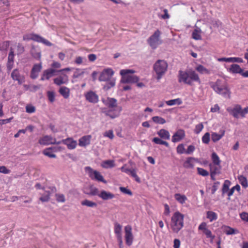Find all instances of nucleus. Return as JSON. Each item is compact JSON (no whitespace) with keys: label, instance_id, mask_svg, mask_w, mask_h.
I'll return each instance as SVG.
<instances>
[{"label":"nucleus","instance_id":"1","mask_svg":"<svg viewBox=\"0 0 248 248\" xmlns=\"http://www.w3.org/2000/svg\"><path fill=\"white\" fill-rule=\"evenodd\" d=\"M102 101L109 108L105 111L106 115L112 119L117 117L122 110L121 107H118L117 100L113 98H102Z\"/></svg>","mask_w":248,"mask_h":248},{"label":"nucleus","instance_id":"2","mask_svg":"<svg viewBox=\"0 0 248 248\" xmlns=\"http://www.w3.org/2000/svg\"><path fill=\"white\" fill-rule=\"evenodd\" d=\"M178 81L185 84L192 85L193 81L198 83L201 82L200 78L198 75L195 71L191 70L188 72L180 70L178 75Z\"/></svg>","mask_w":248,"mask_h":248},{"label":"nucleus","instance_id":"3","mask_svg":"<svg viewBox=\"0 0 248 248\" xmlns=\"http://www.w3.org/2000/svg\"><path fill=\"white\" fill-rule=\"evenodd\" d=\"M184 216L179 211L175 212L171 217L170 228L174 233H178L184 227Z\"/></svg>","mask_w":248,"mask_h":248},{"label":"nucleus","instance_id":"4","mask_svg":"<svg viewBox=\"0 0 248 248\" xmlns=\"http://www.w3.org/2000/svg\"><path fill=\"white\" fill-rule=\"evenodd\" d=\"M135 71L131 69H122L120 71L122 76L121 82L123 83H134L139 80V78L136 76L131 75Z\"/></svg>","mask_w":248,"mask_h":248},{"label":"nucleus","instance_id":"5","mask_svg":"<svg viewBox=\"0 0 248 248\" xmlns=\"http://www.w3.org/2000/svg\"><path fill=\"white\" fill-rule=\"evenodd\" d=\"M168 67L167 62L163 60H157L154 65V70L157 77L156 79L159 80L166 73Z\"/></svg>","mask_w":248,"mask_h":248},{"label":"nucleus","instance_id":"6","mask_svg":"<svg viewBox=\"0 0 248 248\" xmlns=\"http://www.w3.org/2000/svg\"><path fill=\"white\" fill-rule=\"evenodd\" d=\"M226 110L230 115L236 119L239 118V116L245 118L246 115L248 113V107L243 109L239 104L234 105L233 108L228 107Z\"/></svg>","mask_w":248,"mask_h":248},{"label":"nucleus","instance_id":"7","mask_svg":"<svg viewBox=\"0 0 248 248\" xmlns=\"http://www.w3.org/2000/svg\"><path fill=\"white\" fill-rule=\"evenodd\" d=\"M211 87L218 94L230 98L231 92L226 84H222L221 81L217 79L211 85Z\"/></svg>","mask_w":248,"mask_h":248},{"label":"nucleus","instance_id":"8","mask_svg":"<svg viewBox=\"0 0 248 248\" xmlns=\"http://www.w3.org/2000/svg\"><path fill=\"white\" fill-rule=\"evenodd\" d=\"M161 34V31L159 30H157L147 40L148 44L152 49H156L159 45L162 44V41L160 39Z\"/></svg>","mask_w":248,"mask_h":248},{"label":"nucleus","instance_id":"9","mask_svg":"<svg viewBox=\"0 0 248 248\" xmlns=\"http://www.w3.org/2000/svg\"><path fill=\"white\" fill-rule=\"evenodd\" d=\"M23 40L24 41L32 40L38 43H41L47 46H51L52 45V43L48 40L38 34L33 33L25 34L23 36Z\"/></svg>","mask_w":248,"mask_h":248},{"label":"nucleus","instance_id":"10","mask_svg":"<svg viewBox=\"0 0 248 248\" xmlns=\"http://www.w3.org/2000/svg\"><path fill=\"white\" fill-rule=\"evenodd\" d=\"M85 170L88 173L89 177L92 180H95L98 182H102L104 184L107 183V181L104 179L103 176L99 171L93 170L90 167H85Z\"/></svg>","mask_w":248,"mask_h":248},{"label":"nucleus","instance_id":"11","mask_svg":"<svg viewBox=\"0 0 248 248\" xmlns=\"http://www.w3.org/2000/svg\"><path fill=\"white\" fill-rule=\"evenodd\" d=\"M227 71L232 74H239L244 77L248 78V70L244 72L243 69L237 64H232L230 68L227 69Z\"/></svg>","mask_w":248,"mask_h":248},{"label":"nucleus","instance_id":"12","mask_svg":"<svg viewBox=\"0 0 248 248\" xmlns=\"http://www.w3.org/2000/svg\"><path fill=\"white\" fill-rule=\"evenodd\" d=\"M198 230L202 231L203 233L206 235L207 238H209L211 242H213L215 236L213 235L211 231L207 228L206 222H203L200 224L198 227Z\"/></svg>","mask_w":248,"mask_h":248},{"label":"nucleus","instance_id":"13","mask_svg":"<svg viewBox=\"0 0 248 248\" xmlns=\"http://www.w3.org/2000/svg\"><path fill=\"white\" fill-rule=\"evenodd\" d=\"M125 240L127 245L130 246L132 244L133 235L132 233V227L130 225H127L124 227Z\"/></svg>","mask_w":248,"mask_h":248},{"label":"nucleus","instance_id":"14","mask_svg":"<svg viewBox=\"0 0 248 248\" xmlns=\"http://www.w3.org/2000/svg\"><path fill=\"white\" fill-rule=\"evenodd\" d=\"M11 77L14 81H17L18 84H22L25 82V77L20 74L17 69H14L11 73Z\"/></svg>","mask_w":248,"mask_h":248},{"label":"nucleus","instance_id":"15","mask_svg":"<svg viewBox=\"0 0 248 248\" xmlns=\"http://www.w3.org/2000/svg\"><path fill=\"white\" fill-rule=\"evenodd\" d=\"M114 74V71L111 68L105 69L101 73L99 80L100 81H106L108 80Z\"/></svg>","mask_w":248,"mask_h":248},{"label":"nucleus","instance_id":"16","mask_svg":"<svg viewBox=\"0 0 248 248\" xmlns=\"http://www.w3.org/2000/svg\"><path fill=\"white\" fill-rule=\"evenodd\" d=\"M85 97L87 101L92 103L95 104L99 101L98 95L92 91L85 93Z\"/></svg>","mask_w":248,"mask_h":248},{"label":"nucleus","instance_id":"17","mask_svg":"<svg viewBox=\"0 0 248 248\" xmlns=\"http://www.w3.org/2000/svg\"><path fill=\"white\" fill-rule=\"evenodd\" d=\"M185 136V131L183 129H178L172 136L171 141L174 143L179 142L183 140Z\"/></svg>","mask_w":248,"mask_h":248},{"label":"nucleus","instance_id":"18","mask_svg":"<svg viewBox=\"0 0 248 248\" xmlns=\"http://www.w3.org/2000/svg\"><path fill=\"white\" fill-rule=\"evenodd\" d=\"M58 71L53 69L50 68L47 70H45L43 72V74L41 77V80H44L45 79H49L51 77L53 76H55L57 75V72Z\"/></svg>","mask_w":248,"mask_h":248},{"label":"nucleus","instance_id":"19","mask_svg":"<svg viewBox=\"0 0 248 248\" xmlns=\"http://www.w3.org/2000/svg\"><path fill=\"white\" fill-rule=\"evenodd\" d=\"M42 66V64H35L31 70V78L32 79H35L38 77L39 73L41 71Z\"/></svg>","mask_w":248,"mask_h":248},{"label":"nucleus","instance_id":"20","mask_svg":"<svg viewBox=\"0 0 248 248\" xmlns=\"http://www.w3.org/2000/svg\"><path fill=\"white\" fill-rule=\"evenodd\" d=\"M91 139V135L84 136L79 139L78 145L81 147H86L90 144Z\"/></svg>","mask_w":248,"mask_h":248},{"label":"nucleus","instance_id":"21","mask_svg":"<svg viewBox=\"0 0 248 248\" xmlns=\"http://www.w3.org/2000/svg\"><path fill=\"white\" fill-rule=\"evenodd\" d=\"M39 143L41 145H48L54 144L56 143L55 140L48 136H46L41 138L39 140Z\"/></svg>","mask_w":248,"mask_h":248},{"label":"nucleus","instance_id":"22","mask_svg":"<svg viewBox=\"0 0 248 248\" xmlns=\"http://www.w3.org/2000/svg\"><path fill=\"white\" fill-rule=\"evenodd\" d=\"M14 52L13 48L10 49V52L8 55V62L7 63V67L8 70H11L14 65Z\"/></svg>","mask_w":248,"mask_h":248},{"label":"nucleus","instance_id":"23","mask_svg":"<svg viewBox=\"0 0 248 248\" xmlns=\"http://www.w3.org/2000/svg\"><path fill=\"white\" fill-rule=\"evenodd\" d=\"M114 197L115 195L113 193L104 190L100 191L99 195V197L104 201L112 199Z\"/></svg>","mask_w":248,"mask_h":248},{"label":"nucleus","instance_id":"24","mask_svg":"<svg viewBox=\"0 0 248 248\" xmlns=\"http://www.w3.org/2000/svg\"><path fill=\"white\" fill-rule=\"evenodd\" d=\"M63 143L65 144L69 149H75L77 145V141L71 138L63 140Z\"/></svg>","mask_w":248,"mask_h":248},{"label":"nucleus","instance_id":"25","mask_svg":"<svg viewBox=\"0 0 248 248\" xmlns=\"http://www.w3.org/2000/svg\"><path fill=\"white\" fill-rule=\"evenodd\" d=\"M225 130H221L219 131V133L217 134L216 132H213L211 134V139L212 141L216 142L220 140L225 134Z\"/></svg>","mask_w":248,"mask_h":248},{"label":"nucleus","instance_id":"26","mask_svg":"<svg viewBox=\"0 0 248 248\" xmlns=\"http://www.w3.org/2000/svg\"><path fill=\"white\" fill-rule=\"evenodd\" d=\"M74 68H66L63 69V84L66 83L68 81V78L71 76V73Z\"/></svg>","mask_w":248,"mask_h":248},{"label":"nucleus","instance_id":"27","mask_svg":"<svg viewBox=\"0 0 248 248\" xmlns=\"http://www.w3.org/2000/svg\"><path fill=\"white\" fill-rule=\"evenodd\" d=\"M157 134L162 139L168 140L170 139V134L166 129H161L157 132Z\"/></svg>","mask_w":248,"mask_h":248},{"label":"nucleus","instance_id":"28","mask_svg":"<svg viewBox=\"0 0 248 248\" xmlns=\"http://www.w3.org/2000/svg\"><path fill=\"white\" fill-rule=\"evenodd\" d=\"M202 30L200 28L196 27L192 33V37L193 39L196 40H200L202 39Z\"/></svg>","mask_w":248,"mask_h":248},{"label":"nucleus","instance_id":"29","mask_svg":"<svg viewBox=\"0 0 248 248\" xmlns=\"http://www.w3.org/2000/svg\"><path fill=\"white\" fill-rule=\"evenodd\" d=\"M101 166L105 169L112 168L115 166L114 161L113 160H105L102 162Z\"/></svg>","mask_w":248,"mask_h":248},{"label":"nucleus","instance_id":"30","mask_svg":"<svg viewBox=\"0 0 248 248\" xmlns=\"http://www.w3.org/2000/svg\"><path fill=\"white\" fill-rule=\"evenodd\" d=\"M174 198L175 200L181 204H183L187 200V197L185 195L179 193L175 194Z\"/></svg>","mask_w":248,"mask_h":248},{"label":"nucleus","instance_id":"31","mask_svg":"<svg viewBox=\"0 0 248 248\" xmlns=\"http://www.w3.org/2000/svg\"><path fill=\"white\" fill-rule=\"evenodd\" d=\"M194 158L189 157L184 163L183 166L186 168H192L194 167Z\"/></svg>","mask_w":248,"mask_h":248},{"label":"nucleus","instance_id":"32","mask_svg":"<svg viewBox=\"0 0 248 248\" xmlns=\"http://www.w3.org/2000/svg\"><path fill=\"white\" fill-rule=\"evenodd\" d=\"M210 172L216 174H219L221 170V165H217L215 164H210L209 165Z\"/></svg>","mask_w":248,"mask_h":248},{"label":"nucleus","instance_id":"33","mask_svg":"<svg viewBox=\"0 0 248 248\" xmlns=\"http://www.w3.org/2000/svg\"><path fill=\"white\" fill-rule=\"evenodd\" d=\"M168 106H173L175 105H180L182 104L183 102L181 98H178L174 99H172L165 102Z\"/></svg>","mask_w":248,"mask_h":248},{"label":"nucleus","instance_id":"34","mask_svg":"<svg viewBox=\"0 0 248 248\" xmlns=\"http://www.w3.org/2000/svg\"><path fill=\"white\" fill-rule=\"evenodd\" d=\"M122 226L117 222L114 224V231L117 237L122 236Z\"/></svg>","mask_w":248,"mask_h":248},{"label":"nucleus","instance_id":"35","mask_svg":"<svg viewBox=\"0 0 248 248\" xmlns=\"http://www.w3.org/2000/svg\"><path fill=\"white\" fill-rule=\"evenodd\" d=\"M206 217L209 219L210 222H212L217 219V215L213 211H209L206 213Z\"/></svg>","mask_w":248,"mask_h":248},{"label":"nucleus","instance_id":"36","mask_svg":"<svg viewBox=\"0 0 248 248\" xmlns=\"http://www.w3.org/2000/svg\"><path fill=\"white\" fill-rule=\"evenodd\" d=\"M238 180L240 184L244 188H246L248 186V180L245 176H243V175H239L238 176Z\"/></svg>","mask_w":248,"mask_h":248},{"label":"nucleus","instance_id":"37","mask_svg":"<svg viewBox=\"0 0 248 248\" xmlns=\"http://www.w3.org/2000/svg\"><path fill=\"white\" fill-rule=\"evenodd\" d=\"M211 159L212 160V164L219 165H220L221 161L219 156L215 152H213L211 155Z\"/></svg>","mask_w":248,"mask_h":248},{"label":"nucleus","instance_id":"38","mask_svg":"<svg viewBox=\"0 0 248 248\" xmlns=\"http://www.w3.org/2000/svg\"><path fill=\"white\" fill-rule=\"evenodd\" d=\"M81 204L83 206H86L89 207H95L97 206V203L95 202L85 200L81 202Z\"/></svg>","mask_w":248,"mask_h":248},{"label":"nucleus","instance_id":"39","mask_svg":"<svg viewBox=\"0 0 248 248\" xmlns=\"http://www.w3.org/2000/svg\"><path fill=\"white\" fill-rule=\"evenodd\" d=\"M42 196L40 198V200L42 202H46L49 201L50 199V192L49 191H45L44 193L42 194Z\"/></svg>","mask_w":248,"mask_h":248},{"label":"nucleus","instance_id":"40","mask_svg":"<svg viewBox=\"0 0 248 248\" xmlns=\"http://www.w3.org/2000/svg\"><path fill=\"white\" fill-rule=\"evenodd\" d=\"M196 70L199 72L201 74H209L210 71L209 70H208L207 68L204 67L202 65H199L198 66L196 67Z\"/></svg>","mask_w":248,"mask_h":248},{"label":"nucleus","instance_id":"41","mask_svg":"<svg viewBox=\"0 0 248 248\" xmlns=\"http://www.w3.org/2000/svg\"><path fill=\"white\" fill-rule=\"evenodd\" d=\"M31 54L33 58L38 60L40 59L41 57L40 51L36 50L34 47L31 49Z\"/></svg>","mask_w":248,"mask_h":248},{"label":"nucleus","instance_id":"42","mask_svg":"<svg viewBox=\"0 0 248 248\" xmlns=\"http://www.w3.org/2000/svg\"><path fill=\"white\" fill-rule=\"evenodd\" d=\"M152 141L157 144L164 145L166 147H169V143L165 141H164L159 138L155 137L152 140Z\"/></svg>","mask_w":248,"mask_h":248},{"label":"nucleus","instance_id":"43","mask_svg":"<svg viewBox=\"0 0 248 248\" xmlns=\"http://www.w3.org/2000/svg\"><path fill=\"white\" fill-rule=\"evenodd\" d=\"M152 119L153 121L156 124H164L166 122L164 118L159 116H154L152 117Z\"/></svg>","mask_w":248,"mask_h":248},{"label":"nucleus","instance_id":"44","mask_svg":"<svg viewBox=\"0 0 248 248\" xmlns=\"http://www.w3.org/2000/svg\"><path fill=\"white\" fill-rule=\"evenodd\" d=\"M43 154L49 157H55L56 155L53 154V152L51 148H47L44 150L43 152Z\"/></svg>","mask_w":248,"mask_h":248},{"label":"nucleus","instance_id":"45","mask_svg":"<svg viewBox=\"0 0 248 248\" xmlns=\"http://www.w3.org/2000/svg\"><path fill=\"white\" fill-rule=\"evenodd\" d=\"M89 195H92V196H98L99 197V195L100 194V192L99 191V190L98 188L95 187H90V192L89 193H88Z\"/></svg>","mask_w":248,"mask_h":248},{"label":"nucleus","instance_id":"46","mask_svg":"<svg viewBox=\"0 0 248 248\" xmlns=\"http://www.w3.org/2000/svg\"><path fill=\"white\" fill-rule=\"evenodd\" d=\"M230 182L228 180H225L222 189V193L224 194L227 192L229 190Z\"/></svg>","mask_w":248,"mask_h":248},{"label":"nucleus","instance_id":"47","mask_svg":"<svg viewBox=\"0 0 248 248\" xmlns=\"http://www.w3.org/2000/svg\"><path fill=\"white\" fill-rule=\"evenodd\" d=\"M10 45V42L8 41L3 42L0 43V50H5L8 49Z\"/></svg>","mask_w":248,"mask_h":248},{"label":"nucleus","instance_id":"48","mask_svg":"<svg viewBox=\"0 0 248 248\" xmlns=\"http://www.w3.org/2000/svg\"><path fill=\"white\" fill-rule=\"evenodd\" d=\"M235 230L229 226H225L224 228V232L227 235L234 234Z\"/></svg>","mask_w":248,"mask_h":248},{"label":"nucleus","instance_id":"49","mask_svg":"<svg viewBox=\"0 0 248 248\" xmlns=\"http://www.w3.org/2000/svg\"><path fill=\"white\" fill-rule=\"evenodd\" d=\"M115 84V81L114 80H109L108 81L104 87V89L108 90L110 88L114 86Z\"/></svg>","mask_w":248,"mask_h":248},{"label":"nucleus","instance_id":"50","mask_svg":"<svg viewBox=\"0 0 248 248\" xmlns=\"http://www.w3.org/2000/svg\"><path fill=\"white\" fill-rule=\"evenodd\" d=\"M128 174L130 175L132 177L134 178L135 180L137 182H140V178L137 175L136 171L135 169H131V170L130 171L129 173Z\"/></svg>","mask_w":248,"mask_h":248},{"label":"nucleus","instance_id":"51","mask_svg":"<svg viewBox=\"0 0 248 248\" xmlns=\"http://www.w3.org/2000/svg\"><path fill=\"white\" fill-rule=\"evenodd\" d=\"M47 95L49 101L52 103L55 101V93L53 91H48L47 92Z\"/></svg>","mask_w":248,"mask_h":248},{"label":"nucleus","instance_id":"52","mask_svg":"<svg viewBox=\"0 0 248 248\" xmlns=\"http://www.w3.org/2000/svg\"><path fill=\"white\" fill-rule=\"evenodd\" d=\"M198 173L202 176H206L209 175V172L201 168H197Z\"/></svg>","mask_w":248,"mask_h":248},{"label":"nucleus","instance_id":"53","mask_svg":"<svg viewBox=\"0 0 248 248\" xmlns=\"http://www.w3.org/2000/svg\"><path fill=\"white\" fill-rule=\"evenodd\" d=\"M177 153L179 154H186V150L183 144H180L178 145L176 148Z\"/></svg>","mask_w":248,"mask_h":248},{"label":"nucleus","instance_id":"54","mask_svg":"<svg viewBox=\"0 0 248 248\" xmlns=\"http://www.w3.org/2000/svg\"><path fill=\"white\" fill-rule=\"evenodd\" d=\"M103 136L105 137H108L111 140H112L114 138V134L112 130H109L108 131H106L104 133Z\"/></svg>","mask_w":248,"mask_h":248},{"label":"nucleus","instance_id":"55","mask_svg":"<svg viewBox=\"0 0 248 248\" xmlns=\"http://www.w3.org/2000/svg\"><path fill=\"white\" fill-rule=\"evenodd\" d=\"M210 134L206 132L202 137V141L205 144H208L210 141Z\"/></svg>","mask_w":248,"mask_h":248},{"label":"nucleus","instance_id":"56","mask_svg":"<svg viewBox=\"0 0 248 248\" xmlns=\"http://www.w3.org/2000/svg\"><path fill=\"white\" fill-rule=\"evenodd\" d=\"M229 62H243V60L241 58L239 57H230L229 58Z\"/></svg>","mask_w":248,"mask_h":248},{"label":"nucleus","instance_id":"57","mask_svg":"<svg viewBox=\"0 0 248 248\" xmlns=\"http://www.w3.org/2000/svg\"><path fill=\"white\" fill-rule=\"evenodd\" d=\"M203 128V125L202 123H200L198 124H197L195 126V128L194 129V132L196 134H199Z\"/></svg>","mask_w":248,"mask_h":248},{"label":"nucleus","instance_id":"58","mask_svg":"<svg viewBox=\"0 0 248 248\" xmlns=\"http://www.w3.org/2000/svg\"><path fill=\"white\" fill-rule=\"evenodd\" d=\"M26 111L29 113H32L35 111V108L32 105H27L26 107Z\"/></svg>","mask_w":248,"mask_h":248},{"label":"nucleus","instance_id":"59","mask_svg":"<svg viewBox=\"0 0 248 248\" xmlns=\"http://www.w3.org/2000/svg\"><path fill=\"white\" fill-rule=\"evenodd\" d=\"M241 219L246 222H248V213L243 212L240 214Z\"/></svg>","mask_w":248,"mask_h":248},{"label":"nucleus","instance_id":"60","mask_svg":"<svg viewBox=\"0 0 248 248\" xmlns=\"http://www.w3.org/2000/svg\"><path fill=\"white\" fill-rule=\"evenodd\" d=\"M120 190L124 194L129 195L130 196L132 195V192H131V191L124 187H120Z\"/></svg>","mask_w":248,"mask_h":248},{"label":"nucleus","instance_id":"61","mask_svg":"<svg viewBox=\"0 0 248 248\" xmlns=\"http://www.w3.org/2000/svg\"><path fill=\"white\" fill-rule=\"evenodd\" d=\"M70 90L68 88L63 87V97L67 98L69 96Z\"/></svg>","mask_w":248,"mask_h":248},{"label":"nucleus","instance_id":"62","mask_svg":"<svg viewBox=\"0 0 248 248\" xmlns=\"http://www.w3.org/2000/svg\"><path fill=\"white\" fill-rule=\"evenodd\" d=\"M17 51L18 54H21L24 51V47L20 43H18L17 46Z\"/></svg>","mask_w":248,"mask_h":248},{"label":"nucleus","instance_id":"63","mask_svg":"<svg viewBox=\"0 0 248 248\" xmlns=\"http://www.w3.org/2000/svg\"><path fill=\"white\" fill-rule=\"evenodd\" d=\"M195 149V148L193 145H189L187 147V150L186 151V154H190L194 151Z\"/></svg>","mask_w":248,"mask_h":248},{"label":"nucleus","instance_id":"64","mask_svg":"<svg viewBox=\"0 0 248 248\" xmlns=\"http://www.w3.org/2000/svg\"><path fill=\"white\" fill-rule=\"evenodd\" d=\"M0 172L4 174H8L10 172V170L7 169L5 166H1L0 168Z\"/></svg>","mask_w":248,"mask_h":248}]
</instances>
